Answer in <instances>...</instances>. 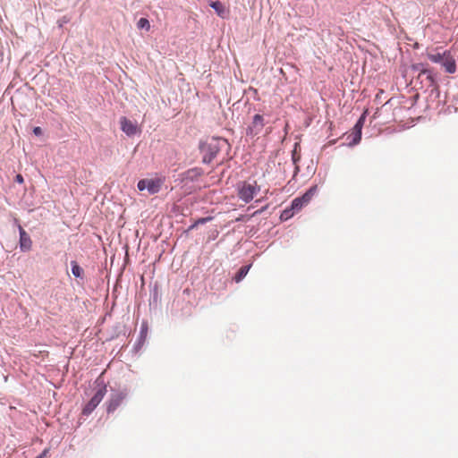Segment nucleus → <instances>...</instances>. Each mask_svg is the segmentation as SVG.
Listing matches in <instances>:
<instances>
[{
    "instance_id": "9d476101",
    "label": "nucleus",
    "mask_w": 458,
    "mask_h": 458,
    "mask_svg": "<svg viewBox=\"0 0 458 458\" xmlns=\"http://www.w3.org/2000/svg\"><path fill=\"white\" fill-rule=\"evenodd\" d=\"M412 70L419 72V77L426 76L428 81V86L435 84V79L430 69L425 68L423 64H417L412 65Z\"/></svg>"
},
{
    "instance_id": "cd10ccee",
    "label": "nucleus",
    "mask_w": 458,
    "mask_h": 458,
    "mask_svg": "<svg viewBox=\"0 0 458 458\" xmlns=\"http://www.w3.org/2000/svg\"><path fill=\"white\" fill-rule=\"evenodd\" d=\"M267 208V206L261 208L259 210L255 211V212L253 213V215L258 214V213H261V212H262L265 208Z\"/></svg>"
},
{
    "instance_id": "a878e982",
    "label": "nucleus",
    "mask_w": 458,
    "mask_h": 458,
    "mask_svg": "<svg viewBox=\"0 0 458 458\" xmlns=\"http://www.w3.org/2000/svg\"><path fill=\"white\" fill-rule=\"evenodd\" d=\"M197 226H198V225H197L195 222H193V224H192V225H191L188 227V229L186 230V232H190V231H191V230L195 229Z\"/></svg>"
},
{
    "instance_id": "9b49d317",
    "label": "nucleus",
    "mask_w": 458,
    "mask_h": 458,
    "mask_svg": "<svg viewBox=\"0 0 458 458\" xmlns=\"http://www.w3.org/2000/svg\"><path fill=\"white\" fill-rule=\"evenodd\" d=\"M442 66L448 73H454L456 72V63L449 51H445V58H443Z\"/></svg>"
},
{
    "instance_id": "ddd939ff",
    "label": "nucleus",
    "mask_w": 458,
    "mask_h": 458,
    "mask_svg": "<svg viewBox=\"0 0 458 458\" xmlns=\"http://www.w3.org/2000/svg\"><path fill=\"white\" fill-rule=\"evenodd\" d=\"M217 13L218 16L225 19L229 14V10L219 1H213L209 4Z\"/></svg>"
},
{
    "instance_id": "39448f33",
    "label": "nucleus",
    "mask_w": 458,
    "mask_h": 458,
    "mask_svg": "<svg viewBox=\"0 0 458 458\" xmlns=\"http://www.w3.org/2000/svg\"><path fill=\"white\" fill-rule=\"evenodd\" d=\"M127 396V388H123L119 391L112 393L106 407L107 413L114 412L121 405V403Z\"/></svg>"
},
{
    "instance_id": "4be33fe9",
    "label": "nucleus",
    "mask_w": 458,
    "mask_h": 458,
    "mask_svg": "<svg viewBox=\"0 0 458 458\" xmlns=\"http://www.w3.org/2000/svg\"><path fill=\"white\" fill-rule=\"evenodd\" d=\"M218 234H219L218 230H216V229L211 230L208 234L207 242H209L211 241H214L218 236Z\"/></svg>"
},
{
    "instance_id": "423d86ee",
    "label": "nucleus",
    "mask_w": 458,
    "mask_h": 458,
    "mask_svg": "<svg viewBox=\"0 0 458 458\" xmlns=\"http://www.w3.org/2000/svg\"><path fill=\"white\" fill-rule=\"evenodd\" d=\"M14 225H17L20 234V250L23 252L29 251L31 249L32 242L29 233L22 228V226L19 224V220L14 218Z\"/></svg>"
},
{
    "instance_id": "7ed1b4c3",
    "label": "nucleus",
    "mask_w": 458,
    "mask_h": 458,
    "mask_svg": "<svg viewBox=\"0 0 458 458\" xmlns=\"http://www.w3.org/2000/svg\"><path fill=\"white\" fill-rule=\"evenodd\" d=\"M94 384L96 385L95 393L82 409V414L85 416L92 413L106 394V385L102 376H99Z\"/></svg>"
},
{
    "instance_id": "f3484780",
    "label": "nucleus",
    "mask_w": 458,
    "mask_h": 458,
    "mask_svg": "<svg viewBox=\"0 0 458 458\" xmlns=\"http://www.w3.org/2000/svg\"><path fill=\"white\" fill-rule=\"evenodd\" d=\"M445 51L443 53H432V52L427 53L428 58L431 62L436 63V64H441L443 58H445Z\"/></svg>"
},
{
    "instance_id": "b1692460",
    "label": "nucleus",
    "mask_w": 458,
    "mask_h": 458,
    "mask_svg": "<svg viewBox=\"0 0 458 458\" xmlns=\"http://www.w3.org/2000/svg\"><path fill=\"white\" fill-rule=\"evenodd\" d=\"M14 181H15L16 182H18V183L21 184V183H23L24 179H23L22 175L19 174H17V175L15 176Z\"/></svg>"
},
{
    "instance_id": "f8f14e48",
    "label": "nucleus",
    "mask_w": 458,
    "mask_h": 458,
    "mask_svg": "<svg viewBox=\"0 0 458 458\" xmlns=\"http://www.w3.org/2000/svg\"><path fill=\"white\" fill-rule=\"evenodd\" d=\"M148 329V323L146 321H143L140 325L138 339L133 346L135 351H139L143 346L147 338Z\"/></svg>"
},
{
    "instance_id": "5701e85b",
    "label": "nucleus",
    "mask_w": 458,
    "mask_h": 458,
    "mask_svg": "<svg viewBox=\"0 0 458 458\" xmlns=\"http://www.w3.org/2000/svg\"><path fill=\"white\" fill-rule=\"evenodd\" d=\"M364 121H365V114H363L360 119L358 120V122L356 123V127H359V128H361L362 129V126H363V123H364Z\"/></svg>"
},
{
    "instance_id": "4468645a",
    "label": "nucleus",
    "mask_w": 458,
    "mask_h": 458,
    "mask_svg": "<svg viewBox=\"0 0 458 458\" xmlns=\"http://www.w3.org/2000/svg\"><path fill=\"white\" fill-rule=\"evenodd\" d=\"M318 188L317 185L310 187L301 198H296L294 200H310L311 199L317 197Z\"/></svg>"
},
{
    "instance_id": "393cba45",
    "label": "nucleus",
    "mask_w": 458,
    "mask_h": 458,
    "mask_svg": "<svg viewBox=\"0 0 458 458\" xmlns=\"http://www.w3.org/2000/svg\"><path fill=\"white\" fill-rule=\"evenodd\" d=\"M33 132H34V134H35V135H41V133H42V130H41V128H40V127H35V128L33 129Z\"/></svg>"
},
{
    "instance_id": "6ab92c4d",
    "label": "nucleus",
    "mask_w": 458,
    "mask_h": 458,
    "mask_svg": "<svg viewBox=\"0 0 458 458\" xmlns=\"http://www.w3.org/2000/svg\"><path fill=\"white\" fill-rule=\"evenodd\" d=\"M138 29H144L147 31L150 30V23L147 18H140L137 22Z\"/></svg>"
},
{
    "instance_id": "6e6552de",
    "label": "nucleus",
    "mask_w": 458,
    "mask_h": 458,
    "mask_svg": "<svg viewBox=\"0 0 458 458\" xmlns=\"http://www.w3.org/2000/svg\"><path fill=\"white\" fill-rule=\"evenodd\" d=\"M264 118L260 114H255L251 125L248 128V133L251 135L259 134L264 128Z\"/></svg>"
},
{
    "instance_id": "1a4fd4ad",
    "label": "nucleus",
    "mask_w": 458,
    "mask_h": 458,
    "mask_svg": "<svg viewBox=\"0 0 458 458\" xmlns=\"http://www.w3.org/2000/svg\"><path fill=\"white\" fill-rule=\"evenodd\" d=\"M306 202H292L290 208H285L280 215L281 221H286L293 216L295 212L300 211Z\"/></svg>"
},
{
    "instance_id": "0eeeda50",
    "label": "nucleus",
    "mask_w": 458,
    "mask_h": 458,
    "mask_svg": "<svg viewBox=\"0 0 458 458\" xmlns=\"http://www.w3.org/2000/svg\"><path fill=\"white\" fill-rule=\"evenodd\" d=\"M120 125H121V130L127 136H133L141 131L136 123H133L132 121H131L130 119H128L125 116H123L120 118Z\"/></svg>"
},
{
    "instance_id": "dca6fc26",
    "label": "nucleus",
    "mask_w": 458,
    "mask_h": 458,
    "mask_svg": "<svg viewBox=\"0 0 458 458\" xmlns=\"http://www.w3.org/2000/svg\"><path fill=\"white\" fill-rule=\"evenodd\" d=\"M71 271L74 277L82 278L83 269L81 267L77 261H71Z\"/></svg>"
},
{
    "instance_id": "f03ea898",
    "label": "nucleus",
    "mask_w": 458,
    "mask_h": 458,
    "mask_svg": "<svg viewBox=\"0 0 458 458\" xmlns=\"http://www.w3.org/2000/svg\"><path fill=\"white\" fill-rule=\"evenodd\" d=\"M227 146V141L223 138H211L201 144L200 150L203 154V162L209 164L216 157L219 151Z\"/></svg>"
},
{
    "instance_id": "412c9836",
    "label": "nucleus",
    "mask_w": 458,
    "mask_h": 458,
    "mask_svg": "<svg viewBox=\"0 0 458 458\" xmlns=\"http://www.w3.org/2000/svg\"><path fill=\"white\" fill-rule=\"evenodd\" d=\"M214 217L212 216H205V217H200V218H198L196 219L194 222L199 225H204L209 221H211Z\"/></svg>"
},
{
    "instance_id": "f257e3e1",
    "label": "nucleus",
    "mask_w": 458,
    "mask_h": 458,
    "mask_svg": "<svg viewBox=\"0 0 458 458\" xmlns=\"http://www.w3.org/2000/svg\"><path fill=\"white\" fill-rule=\"evenodd\" d=\"M238 197L242 200H261L268 190L259 184L256 180L248 179L237 184Z\"/></svg>"
},
{
    "instance_id": "20e7f679",
    "label": "nucleus",
    "mask_w": 458,
    "mask_h": 458,
    "mask_svg": "<svg viewBox=\"0 0 458 458\" xmlns=\"http://www.w3.org/2000/svg\"><path fill=\"white\" fill-rule=\"evenodd\" d=\"M164 180L160 177L142 179L138 182V189L140 191L148 190L149 193L158 192Z\"/></svg>"
},
{
    "instance_id": "a211bd4d",
    "label": "nucleus",
    "mask_w": 458,
    "mask_h": 458,
    "mask_svg": "<svg viewBox=\"0 0 458 458\" xmlns=\"http://www.w3.org/2000/svg\"><path fill=\"white\" fill-rule=\"evenodd\" d=\"M251 265H246V266H242L239 271L237 272V274L235 275L234 276V280L236 282H240L241 280H242L246 275L248 274Z\"/></svg>"
},
{
    "instance_id": "2eb2a0df",
    "label": "nucleus",
    "mask_w": 458,
    "mask_h": 458,
    "mask_svg": "<svg viewBox=\"0 0 458 458\" xmlns=\"http://www.w3.org/2000/svg\"><path fill=\"white\" fill-rule=\"evenodd\" d=\"M160 299L161 297L158 292V288L157 285H155L153 289L150 291L149 306H157V304L160 301Z\"/></svg>"
},
{
    "instance_id": "bb28decb",
    "label": "nucleus",
    "mask_w": 458,
    "mask_h": 458,
    "mask_svg": "<svg viewBox=\"0 0 458 458\" xmlns=\"http://www.w3.org/2000/svg\"><path fill=\"white\" fill-rule=\"evenodd\" d=\"M48 450L47 449H45L39 455H38V457H41V458H44L46 456V454H47Z\"/></svg>"
},
{
    "instance_id": "aec40b11",
    "label": "nucleus",
    "mask_w": 458,
    "mask_h": 458,
    "mask_svg": "<svg viewBox=\"0 0 458 458\" xmlns=\"http://www.w3.org/2000/svg\"><path fill=\"white\" fill-rule=\"evenodd\" d=\"M354 138L352 140V144H358L361 140V128L356 127V124L354 125Z\"/></svg>"
}]
</instances>
